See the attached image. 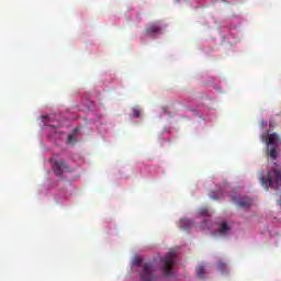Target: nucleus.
Returning a JSON list of instances; mask_svg holds the SVG:
<instances>
[{"mask_svg":"<svg viewBox=\"0 0 281 281\" xmlns=\"http://www.w3.org/2000/svg\"><path fill=\"white\" fill-rule=\"evenodd\" d=\"M261 140L266 143L268 157L272 160L278 159V144H281L280 135L278 133L269 134L267 132L261 135Z\"/></svg>","mask_w":281,"mask_h":281,"instance_id":"nucleus-1","label":"nucleus"},{"mask_svg":"<svg viewBox=\"0 0 281 281\" xmlns=\"http://www.w3.org/2000/svg\"><path fill=\"white\" fill-rule=\"evenodd\" d=\"M259 181L261 186L269 190V188L276 186L277 190L281 187V172L280 169H271L268 171L267 179L265 178V171H261L259 175Z\"/></svg>","mask_w":281,"mask_h":281,"instance_id":"nucleus-2","label":"nucleus"},{"mask_svg":"<svg viewBox=\"0 0 281 281\" xmlns=\"http://www.w3.org/2000/svg\"><path fill=\"white\" fill-rule=\"evenodd\" d=\"M162 272L165 278L172 276V267H175V252L169 251L165 258L161 259Z\"/></svg>","mask_w":281,"mask_h":281,"instance_id":"nucleus-3","label":"nucleus"},{"mask_svg":"<svg viewBox=\"0 0 281 281\" xmlns=\"http://www.w3.org/2000/svg\"><path fill=\"white\" fill-rule=\"evenodd\" d=\"M53 170L59 179H63V172H74L65 160H55L53 164Z\"/></svg>","mask_w":281,"mask_h":281,"instance_id":"nucleus-4","label":"nucleus"},{"mask_svg":"<svg viewBox=\"0 0 281 281\" xmlns=\"http://www.w3.org/2000/svg\"><path fill=\"white\" fill-rule=\"evenodd\" d=\"M142 281H154L155 276H153V263L147 262L143 266V272L140 273Z\"/></svg>","mask_w":281,"mask_h":281,"instance_id":"nucleus-5","label":"nucleus"},{"mask_svg":"<svg viewBox=\"0 0 281 281\" xmlns=\"http://www.w3.org/2000/svg\"><path fill=\"white\" fill-rule=\"evenodd\" d=\"M234 203L238 205V207H241L243 210H249L251 207V199L247 196H234L233 198Z\"/></svg>","mask_w":281,"mask_h":281,"instance_id":"nucleus-6","label":"nucleus"},{"mask_svg":"<svg viewBox=\"0 0 281 281\" xmlns=\"http://www.w3.org/2000/svg\"><path fill=\"white\" fill-rule=\"evenodd\" d=\"M159 32H161V25H159V22L149 24L145 30V34H159Z\"/></svg>","mask_w":281,"mask_h":281,"instance_id":"nucleus-7","label":"nucleus"},{"mask_svg":"<svg viewBox=\"0 0 281 281\" xmlns=\"http://www.w3.org/2000/svg\"><path fill=\"white\" fill-rule=\"evenodd\" d=\"M195 271H196V278H199V280H203L207 274V269L203 263L199 265Z\"/></svg>","mask_w":281,"mask_h":281,"instance_id":"nucleus-8","label":"nucleus"},{"mask_svg":"<svg viewBox=\"0 0 281 281\" xmlns=\"http://www.w3.org/2000/svg\"><path fill=\"white\" fill-rule=\"evenodd\" d=\"M218 232H220L221 236H227V232H229V225H227L226 222H223Z\"/></svg>","mask_w":281,"mask_h":281,"instance_id":"nucleus-9","label":"nucleus"},{"mask_svg":"<svg viewBox=\"0 0 281 281\" xmlns=\"http://www.w3.org/2000/svg\"><path fill=\"white\" fill-rule=\"evenodd\" d=\"M48 122L45 123L46 126H49V128H59L60 127V122H56V124H53L52 122H54V119H52V116L47 117Z\"/></svg>","mask_w":281,"mask_h":281,"instance_id":"nucleus-10","label":"nucleus"},{"mask_svg":"<svg viewBox=\"0 0 281 281\" xmlns=\"http://www.w3.org/2000/svg\"><path fill=\"white\" fill-rule=\"evenodd\" d=\"M133 113H134L135 117H139V115H140L139 110H137V109H134Z\"/></svg>","mask_w":281,"mask_h":281,"instance_id":"nucleus-11","label":"nucleus"},{"mask_svg":"<svg viewBox=\"0 0 281 281\" xmlns=\"http://www.w3.org/2000/svg\"><path fill=\"white\" fill-rule=\"evenodd\" d=\"M67 139H68V143L71 144V142H74V135L71 134L68 135Z\"/></svg>","mask_w":281,"mask_h":281,"instance_id":"nucleus-12","label":"nucleus"},{"mask_svg":"<svg viewBox=\"0 0 281 281\" xmlns=\"http://www.w3.org/2000/svg\"><path fill=\"white\" fill-rule=\"evenodd\" d=\"M200 214H202V216H205V214H207V210H206V209H202V210L200 211Z\"/></svg>","mask_w":281,"mask_h":281,"instance_id":"nucleus-13","label":"nucleus"},{"mask_svg":"<svg viewBox=\"0 0 281 281\" xmlns=\"http://www.w3.org/2000/svg\"><path fill=\"white\" fill-rule=\"evenodd\" d=\"M218 267H220L221 270H223V269L225 268V263L220 262V263H218Z\"/></svg>","mask_w":281,"mask_h":281,"instance_id":"nucleus-14","label":"nucleus"},{"mask_svg":"<svg viewBox=\"0 0 281 281\" xmlns=\"http://www.w3.org/2000/svg\"><path fill=\"white\" fill-rule=\"evenodd\" d=\"M211 199H214L215 201L218 199V196H216V193H213L212 195H211Z\"/></svg>","mask_w":281,"mask_h":281,"instance_id":"nucleus-15","label":"nucleus"},{"mask_svg":"<svg viewBox=\"0 0 281 281\" xmlns=\"http://www.w3.org/2000/svg\"><path fill=\"white\" fill-rule=\"evenodd\" d=\"M135 263H136V265H142V259H136V260H135Z\"/></svg>","mask_w":281,"mask_h":281,"instance_id":"nucleus-16","label":"nucleus"},{"mask_svg":"<svg viewBox=\"0 0 281 281\" xmlns=\"http://www.w3.org/2000/svg\"><path fill=\"white\" fill-rule=\"evenodd\" d=\"M278 205H281V195H280V200L278 201Z\"/></svg>","mask_w":281,"mask_h":281,"instance_id":"nucleus-17","label":"nucleus"}]
</instances>
